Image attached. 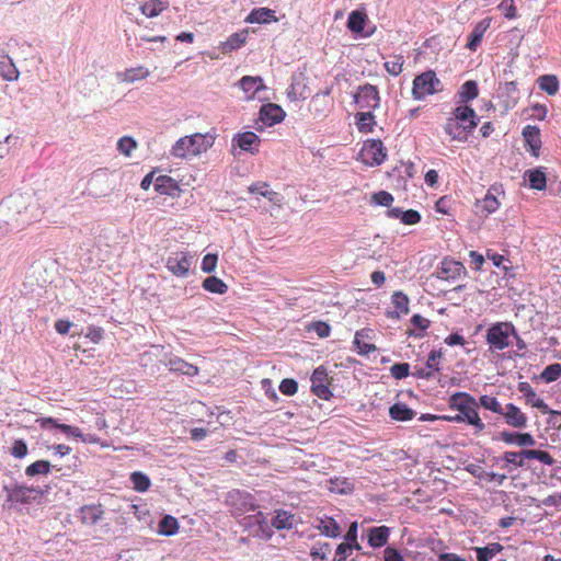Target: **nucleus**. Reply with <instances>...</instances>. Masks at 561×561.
I'll return each mask as SVG.
<instances>
[{
  "mask_svg": "<svg viewBox=\"0 0 561 561\" xmlns=\"http://www.w3.org/2000/svg\"><path fill=\"white\" fill-rule=\"evenodd\" d=\"M450 409L458 411L454 416H443L448 422L467 423L474 428L476 433L485 430V424L479 415V403L474 397L468 392H455L448 399Z\"/></svg>",
  "mask_w": 561,
  "mask_h": 561,
  "instance_id": "obj_1",
  "label": "nucleus"
},
{
  "mask_svg": "<svg viewBox=\"0 0 561 561\" xmlns=\"http://www.w3.org/2000/svg\"><path fill=\"white\" fill-rule=\"evenodd\" d=\"M453 114L444 129L453 140L466 141L468 135L477 127L476 112L465 105L456 107Z\"/></svg>",
  "mask_w": 561,
  "mask_h": 561,
  "instance_id": "obj_2",
  "label": "nucleus"
},
{
  "mask_svg": "<svg viewBox=\"0 0 561 561\" xmlns=\"http://www.w3.org/2000/svg\"><path fill=\"white\" fill-rule=\"evenodd\" d=\"M210 134L196 133L181 137L171 148V154L175 158H188L206 152L214 145Z\"/></svg>",
  "mask_w": 561,
  "mask_h": 561,
  "instance_id": "obj_3",
  "label": "nucleus"
},
{
  "mask_svg": "<svg viewBox=\"0 0 561 561\" xmlns=\"http://www.w3.org/2000/svg\"><path fill=\"white\" fill-rule=\"evenodd\" d=\"M485 340L489 351L494 353L512 346L514 340L519 341V337L513 323L496 322L486 330Z\"/></svg>",
  "mask_w": 561,
  "mask_h": 561,
  "instance_id": "obj_4",
  "label": "nucleus"
},
{
  "mask_svg": "<svg viewBox=\"0 0 561 561\" xmlns=\"http://www.w3.org/2000/svg\"><path fill=\"white\" fill-rule=\"evenodd\" d=\"M226 503L231 514L237 518H241L257 508L253 495L240 490L230 491L226 496Z\"/></svg>",
  "mask_w": 561,
  "mask_h": 561,
  "instance_id": "obj_5",
  "label": "nucleus"
},
{
  "mask_svg": "<svg viewBox=\"0 0 561 561\" xmlns=\"http://www.w3.org/2000/svg\"><path fill=\"white\" fill-rule=\"evenodd\" d=\"M442 89L440 80L434 71H425L413 80L412 95L415 100H424Z\"/></svg>",
  "mask_w": 561,
  "mask_h": 561,
  "instance_id": "obj_6",
  "label": "nucleus"
},
{
  "mask_svg": "<svg viewBox=\"0 0 561 561\" xmlns=\"http://www.w3.org/2000/svg\"><path fill=\"white\" fill-rule=\"evenodd\" d=\"M7 492V501L13 505L30 504L39 500L43 491L39 488L26 486L23 484L14 485L12 488L4 486Z\"/></svg>",
  "mask_w": 561,
  "mask_h": 561,
  "instance_id": "obj_7",
  "label": "nucleus"
},
{
  "mask_svg": "<svg viewBox=\"0 0 561 561\" xmlns=\"http://www.w3.org/2000/svg\"><path fill=\"white\" fill-rule=\"evenodd\" d=\"M240 524L248 528L253 536L263 537L268 535V520L261 511L255 510L245 514L240 518Z\"/></svg>",
  "mask_w": 561,
  "mask_h": 561,
  "instance_id": "obj_8",
  "label": "nucleus"
},
{
  "mask_svg": "<svg viewBox=\"0 0 561 561\" xmlns=\"http://www.w3.org/2000/svg\"><path fill=\"white\" fill-rule=\"evenodd\" d=\"M355 102L360 108H366L370 112L379 107L380 96L377 87L371 84L359 87L355 94Z\"/></svg>",
  "mask_w": 561,
  "mask_h": 561,
  "instance_id": "obj_9",
  "label": "nucleus"
},
{
  "mask_svg": "<svg viewBox=\"0 0 561 561\" xmlns=\"http://www.w3.org/2000/svg\"><path fill=\"white\" fill-rule=\"evenodd\" d=\"M31 199V196H26L23 194H14L9 196L1 205H0V211H2L4 208H8L9 210H13L14 214L22 216L21 222L16 218V227L20 225L27 224L30 221V218L25 217L26 210H27V201Z\"/></svg>",
  "mask_w": 561,
  "mask_h": 561,
  "instance_id": "obj_10",
  "label": "nucleus"
},
{
  "mask_svg": "<svg viewBox=\"0 0 561 561\" xmlns=\"http://www.w3.org/2000/svg\"><path fill=\"white\" fill-rule=\"evenodd\" d=\"M362 156L367 163L379 165L386 160L387 153L381 140L371 139L364 144Z\"/></svg>",
  "mask_w": 561,
  "mask_h": 561,
  "instance_id": "obj_11",
  "label": "nucleus"
},
{
  "mask_svg": "<svg viewBox=\"0 0 561 561\" xmlns=\"http://www.w3.org/2000/svg\"><path fill=\"white\" fill-rule=\"evenodd\" d=\"M193 256L185 252H176L167 260V268L178 277H185L191 268Z\"/></svg>",
  "mask_w": 561,
  "mask_h": 561,
  "instance_id": "obj_12",
  "label": "nucleus"
},
{
  "mask_svg": "<svg viewBox=\"0 0 561 561\" xmlns=\"http://www.w3.org/2000/svg\"><path fill=\"white\" fill-rule=\"evenodd\" d=\"M465 273L466 268L460 262L450 259H444L440 262V265L437 267L435 276L438 279L454 282Z\"/></svg>",
  "mask_w": 561,
  "mask_h": 561,
  "instance_id": "obj_13",
  "label": "nucleus"
},
{
  "mask_svg": "<svg viewBox=\"0 0 561 561\" xmlns=\"http://www.w3.org/2000/svg\"><path fill=\"white\" fill-rule=\"evenodd\" d=\"M312 392L322 400H329L332 392L329 389L328 374L322 366L314 369L310 378Z\"/></svg>",
  "mask_w": 561,
  "mask_h": 561,
  "instance_id": "obj_14",
  "label": "nucleus"
},
{
  "mask_svg": "<svg viewBox=\"0 0 561 561\" xmlns=\"http://www.w3.org/2000/svg\"><path fill=\"white\" fill-rule=\"evenodd\" d=\"M518 390L525 397L526 403L531 405L533 408L538 409L542 414H561V412L551 410L548 407V404L537 396V393L528 382H520L518 385Z\"/></svg>",
  "mask_w": 561,
  "mask_h": 561,
  "instance_id": "obj_15",
  "label": "nucleus"
},
{
  "mask_svg": "<svg viewBox=\"0 0 561 561\" xmlns=\"http://www.w3.org/2000/svg\"><path fill=\"white\" fill-rule=\"evenodd\" d=\"M247 101L254 100L261 91L266 89L263 79L259 76H244L238 81Z\"/></svg>",
  "mask_w": 561,
  "mask_h": 561,
  "instance_id": "obj_16",
  "label": "nucleus"
},
{
  "mask_svg": "<svg viewBox=\"0 0 561 561\" xmlns=\"http://www.w3.org/2000/svg\"><path fill=\"white\" fill-rule=\"evenodd\" d=\"M501 415L504 417L505 423L508 426L519 430L527 427L528 417L517 405L513 403H507Z\"/></svg>",
  "mask_w": 561,
  "mask_h": 561,
  "instance_id": "obj_17",
  "label": "nucleus"
},
{
  "mask_svg": "<svg viewBox=\"0 0 561 561\" xmlns=\"http://www.w3.org/2000/svg\"><path fill=\"white\" fill-rule=\"evenodd\" d=\"M497 96L506 110L513 108L518 103L520 96L516 82L510 81L500 84Z\"/></svg>",
  "mask_w": 561,
  "mask_h": 561,
  "instance_id": "obj_18",
  "label": "nucleus"
},
{
  "mask_svg": "<svg viewBox=\"0 0 561 561\" xmlns=\"http://www.w3.org/2000/svg\"><path fill=\"white\" fill-rule=\"evenodd\" d=\"M260 142L259 136L253 131L240 133L232 139L233 146H238L241 150L252 154L259 151Z\"/></svg>",
  "mask_w": 561,
  "mask_h": 561,
  "instance_id": "obj_19",
  "label": "nucleus"
},
{
  "mask_svg": "<svg viewBox=\"0 0 561 561\" xmlns=\"http://www.w3.org/2000/svg\"><path fill=\"white\" fill-rule=\"evenodd\" d=\"M284 117L283 108L274 103L264 104L260 110V119L267 126L280 123Z\"/></svg>",
  "mask_w": 561,
  "mask_h": 561,
  "instance_id": "obj_20",
  "label": "nucleus"
},
{
  "mask_svg": "<svg viewBox=\"0 0 561 561\" xmlns=\"http://www.w3.org/2000/svg\"><path fill=\"white\" fill-rule=\"evenodd\" d=\"M490 25H491V19H489V18L479 21L474 25L472 32L468 36V43L466 45V47L469 50H471V51H476L477 50V48L479 47V45L482 42V38H483L485 32L490 27Z\"/></svg>",
  "mask_w": 561,
  "mask_h": 561,
  "instance_id": "obj_21",
  "label": "nucleus"
},
{
  "mask_svg": "<svg viewBox=\"0 0 561 561\" xmlns=\"http://www.w3.org/2000/svg\"><path fill=\"white\" fill-rule=\"evenodd\" d=\"M497 194H500L499 188L492 186L491 188L488 190L486 194L482 199L477 201V207L484 211L485 216L499 209L501 203L497 199Z\"/></svg>",
  "mask_w": 561,
  "mask_h": 561,
  "instance_id": "obj_22",
  "label": "nucleus"
},
{
  "mask_svg": "<svg viewBox=\"0 0 561 561\" xmlns=\"http://www.w3.org/2000/svg\"><path fill=\"white\" fill-rule=\"evenodd\" d=\"M104 511L100 504L84 505L79 510L78 517L85 525L96 524L103 516Z\"/></svg>",
  "mask_w": 561,
  "mask_h": 561,
  "instance_id": "obj_23",
  "label": "nucleus"
},
{
  "mask_svg": "<svg viewBox=\"0 0 561 561\" xmlns=\"http://www.w3.org/2000/svg\"><path fill=\"white\" fill-rule=\"evenodd\" d=\"M137 2L139 3V11L146 18L158 16L163 10H165L169 7V0H137Z\"/></svg>",
  "mask_w": 561,
  "mask_h": 561,
  "instance_id": "obj_24",
  "label": "nucleus"
},
{
  "mask_svg": "<svg viewBox=\"0 0 561 561\" xmlns=\"http://www.w3.org/2000/svg\"><path fill=\"white\" fill-rule=\"evenodd\" d=\"M501 439L510 445L534 446L536 440L529 433H517L504 431L501 433Z\"/></svg>",
  "mask_w": 561,
  "mask_h": 561,
  "instance_id": "obj_25",
  "label": "nucleus"
},
{
  "mask_svg": "<svg viewBox=\"0 0 561 561\" xmlns=\"http://www.w3.org/2000/svg\"><path fill=\"white\" fill-rule=\"evenodd\" d=\"M249 191L252 194H257L260 196L267 198L268 202L276 206H280L284 199V197L279 193L270 190V185L264 182L252 184L249 187Z\"/></svg>",
  "mask_w": 561,
  "mask_h": 561,
  "instance_id": "obj_26",
  "label": "nucleus"
},
{
  "mask_svg": "<svg viewBox=\"0 0 561 561\" xmlns=\"http://www.w3.org/2000/svg\"><path fill=\"white\" fill-rule=\"evenodd\" d=\"M314 527L320 530L322 535L330 538H336L341 535V528L332 517L324 516L317 518Z\"/></svg>",
  "mask_w": 561,
  "mask_h": 561,
  "instance_id": "obj_27",
  "label": "nucleus"
},
{
  "mask_svg": "<svg viewBox=\"0 0 561 561\" xmlns=\"http://www.w3.org/2000/svg\"><path fill=\"white\" fill-rule=\"evenodd\" d=\"M165 365L172 373H179L188 377H193L198 374V368L195 365L190 364L180 357L170 358Z\"/></svg>",
  "mask_w": 561,
  "mask_h": 561,
  "instance_id": "obj_28",
  "label": "nucleus"
},
{
  "mask_svg": "<svg viewBox=\"0 0 561 561\" xmlns=\"http://www.w3.org/2000/svg\"><path fill=\"white\" fill-rule=\"evenodd\" d=\"M247 23L266 24L271 22H277L275 11L268 8L253 9L245 18Z\"/></svg>",
  "mask_w": 561,
  "mask_h": 561,
  "instance_id": "obj_29",
  "label": "nucleus"
},
{
  "mask_svg": "<svg viewBox=\"0 0 561 561\" xmlns=\"http://www.w3.org/2000/svg\"><path fill=\"white\" fill-rule=\"evenodd\" d=\"M390 529L387 526L373 527L369 529L368 543L373 548H380L388 541Z\"/></svg>",
  "mask_w": 561,
  "mask_h": 561,
  "instance_id": "obj_30",
  "label": "nucleus"
},
{
  "mask_svg": "<svg viewBox=\"0 0 561 561\" xmlns=\"http://www.w3.org/2000/svg\"><path fill=\"white\" fill-rule=\"evenodd\" d=\"M149 75L150 71L147 68L139 66L136 68L126 69L125 71L119 72L117 77L122 82L134 83L136 81L146 79Z\"/></svg>",
  "mask_w": 561,
  "mask_h": 561,
  "instance_id": "obj_31",
  "label": "nucleus"
},
{
  "mask_svg": "<svg viewBox=\"0 0 561 561\" xmlns=\"http://www.w3.org/2000/svg\"><path fill=\"white\" fill-rule=\"evenodd\" d=\"M296 524L295 515L287 511H276L275 516L272 519V525L276 529H291Z\"/></svg>",
  "mask_w": 561,
  "mask_h": 561,
  "instance_id": "obj_32",
  "label": "nucleus"
},
{
  "mask_svg": "<svg viewBox=\"0 0 561 561\" xmlns=\"http://www.w3.org/2000/svg\"><path fill=\"white\" fill-rule=\"evenodd\" d=\"M389 415L394 421H410L415 416V411L404 403H396L389 409Z\"/></svg>",
  "mask_w": 561,
  "mask_h": 561,
  "instance_id": "obj_33",
  "label": "nucleus"
},
{
  "mask_svg": "<svg viewBox=\"0 0 561 561\" xmlns=\"http://www.w3.org/2000/svg\"><path fill=\"white\" fill-rule=\"evenodd\" d=\"M248 33L245 31L233 33L221 45L224 53H230L239 49L247 42Z\"/></svg>",
  "mask_w": 561,
  "mask_h": 561,
  "instance_id": "obj_34",
  "label": "nucleus"
},
{
  "mask_svg": "<svg viewBox=\"0 0 561 561\" xmlns=\"http://www.w3.org/2000/svg\"><path fill=\"white\" fill-rule=\"evenodd\" d=\"M523 136L525 138V141L529 145L533 153L537 154L536 151L539 150L541 146L539 128L536 126L527 125L523 129Z\"/></svg>",
  "mask_w": 561,
  "mask_h": 561,
  "instance_id": "obj_35",
  "label": "nucleus"
},
{
  "mask_svg": "<svg viewBox=\"0 0 561 561\" xmlns=\"http://www.w3.org/2000/svg\"><path fill=\"white\" fill-rule=\"evenodd\" d=\"M179 530V522L171 515H165L158 524L157 533L162 536H173Z\"/></svg>",
  "mask_w": 561,
  "mask_h": 561,
  "instance_id": "obj_36",
  "label": "nucleus"
},
{
  "mask_svg": "<svg viewBox=\"0 0 561 561\" xmlns=\"http://www.w3.org/2000/svg\"><path fill=\"white\" fill-rule=\"evenodd\" d=\"M502 549V545H500L499 542H492L485 547H476L474 551L477 553L478 561H490L497 553H500Z\"/></svg>",
  "mask_w": 561,
  "mask_h": 561,
  "instance_id": "obj_37",
  "label": "nucleus"
},
{
  "mask_svg": "<svg viewBox=\"0 0 561 561\" xmlns=\"http://www.w3.org/2000/svg\"><path fill=\"white\" fill-rule=\"evenodd\" d=\"M0 76L7 81H15L19 78V70L9 57L0 58Z\"/></svg>",
  "mask_w": 561,
  "mask_h": 561,
  "instance_id": "obj_38",
  "label": "nucleus"
},
{
  "mask_svg": "<svg viewBox=\"0 0 561 561\" xmlns=\"http://www.w3.org/2000/svg\"><path fill=\"white\" fill-rule=\"evenodd\" d=\"M356 125L359 131L362 133H370L373 131L374 126L376 125L375 116L373 112H360L357 113L356 116Z\"/></svg>",
  "mask_w": 561,
  "mask_h": 561,
  "instance_id": "obj_39",
  "label": "nucleus"
},
{
  "mask_svg": "<svg viewBox=\"0 0 561 561\" xmlns=\"http://www.w3.org/2000/svg\"><path fill=\"white\" fill-rule=\"evenodd\" d=\"M367 15L358 10L352 11L347 19V27L354 33H362L365 27Z\"/></svg>",
  "mask_w": 561,
  "mask_h": 561,
  "instance_id": "obj_40",
  "label": "nucleus"
},
{
  "mask_svg": "<svg viewBox=\"0 0 561 561\" xmlns=\"http://www.w3.org/2000/svg\"><path fill=\"white\" fill-rule=\"evenodd\" d=\"M525 178L528 180L531 188L541 191L546 187V174L539 169L526 171Z\"/></svg>",
  "mask_w": 561,
  "mask_h": 561,
  "instance_id": "obj_41",
  "label": "nucleus"
},
{
  "mask_svg": "<svg viewBox=\"0 0 561 561\" xmlns=\"http://www.w3.org/2000/svg\"><path fill=\"white\" fill-rule=\"evenodd\" d=\"M203 288L209 293L224 295L228 290L227 284L216 276H209L204 279Z\"/></svg>",
  "mask_w": 561,
  "mask_h": 561,
  "instance_id": "obj_42",
  "label": "nucleus"
},
{
  "mask_svg": "<svg viewBox=\"0 0 561 561\" xmlns=\"http://www.w3.org/2000/svg\"><path fill=\"white\" fill-rule=\"evenodd\" d=\"M130 482L133 489L137 492H146L151 485L149 477L141 471L133 472L130 474Z\"/></svg>",
  "mask_w": 561,
  "mask_h": 561,
  "instance_id": "obj_43",
  "label": "nucleus"
},
{
  "mask_svg": "<svg viewBox=\"0 0 561 561\" xmlns=\"http://www.w3.org/2000/svg\"><path fill=\"white\" fill-rule=\"evenodd\" d=\"M462 103L469 102L478 96V85L476 81H466L458 91Z\"/></svg>",
  "mask_w": 561,
  "mask_h": 561,
  "instance_id": "obj_44",
  "label": "nucleus"
},
{
  "mask_svg": "<svg viewBox=\"0 0 561 561\" xmlns=\"http://www.w3.org/2000/svg\"><path fill=\"white\" fill-rule=\"evenodd\" d=\"M50 468H51V466H50L49 461L37 460L26 467L25 474L27 477H35V476H39V474L46 476L50 472Z\"/></svg>",
  "mask_w": 561,
  "mask_h": 561,
  "instance_id": "obj_45",
  "label": "nucleus"
},
{
  "mask_svg": "<svg viewBox=\"0 0 561 561\" xmlns=\"http://www.w3.org/2000/svg\"><path fill=\"white\" fill-rule=\"evenodd\" d=\"M539 88L547 92L549 95H554L559 89V81L554 76H542L538 79Z\"/></svg>",
  "mask_w": 561,
  "mask_h": 561,
  "instance_id": "obj_46",
  "label": "nucleus"
},
{
  "mask_svg": "<svg viewBox=\"0 0 561 561\" xmlns=\"http://www.w3.org/2000/svg\"><path fill=\"white\" fill-rule=\"evenodd\" d=\"M176 187L175 181L169 176L161 175L156 179L154 188L160 194L171 195Z\"/></svg>",
  "mask_w": 561,
  "mask_h": 561,
  "instance_id": "obj_47",
  "label": "nucleus"
},
{
  "mask_svg": "<svg viewBox=\"0 0 561 561\" xmlns=\"http://www.w3.org/2000/svg\"><path fill=\"white\" fill-rule=\"evenodd\" d=\"M478 403L479 407L481 405L483 409L500 415L504 409L500 401L493 396L483 394L479 398Z\"/></svg>",
  "mask_w": 561,
  "mask_h": 561,
  "instance_id": "obj_48",
  "label": "nucleus"
},
{
  "mask_svg": "<svg viewBox=\"0 0 561 561\" xmlns=\"http://www.w3.org/2000/svg\"><path fill=\"white\" fill-rule=\"evenodd\" d=\"M523 455L527 458V459H536V460H539L540 462L547 465V466H552L554 463V459L551 457V455L547 451H543V450H537V449H524L523 450Z\"/></svg>",
  "mask_w": 561,
  "mask_h": 561,
  "instance_id": "obj_49",
  "label": "nucleus"
},
{
  "mask_svg": "<svg viewBox=\"0 0 561 561\" xmlns=\"http://www.w3.org/2000/svg\"><path fill=\"white\" fill-rule=\"evenodd\" d=\"M404 58L402 55H393L391 60L385 62L387 72L393 77L399 76L402 72Z\"/></svg>",
  "mask_w": 561,
  "mask_h": 561,
  "instance_id": "obj_50",
  "label": "nucleus"
},
{
  "mask_svg": "<svg viewBox=\"0 0 561 561\" xmlns=\"http://www.w3.org/2000/svg\"><path fill=\"white\" fill-rule=\"evenodd\" d=\"M561 376V365L556 363L548 365L540 374V378L547 382H553Z\"/></svg>",
  "mask_w": 561,
  "mask_h": 561,
  "instance_id": "obj_51",
  "label": "nucleus"
},
{
  "mask_svg": "<svg viewBox=\"0 0 561 561\" xmlns=\"http://www.w3.org/2000/svg\"><path fill=\"white\" fill-rule=\"evenodd\" d=\"M391 300L398 314H407L409 312V299L404 294L396 291Z\"/></svg>",
  "mask_w": 561,
  "mask_h": 561,
  "instance_id": "obj_52",
  "label": "nucleus"
},
{
  "mask_svg": "<svg viewBox=\"0 0 561 561\" xmlns=\"http://www.w3.org/2000/svg\"><path fill=\"white\" fill-rule=\"evenodd\" d=\"M136 148H137V142L130 136H124V137L119 138L117 141V150L126 157H130L133 150H135Z\"/></svg>",
  "mask_w": 561,
  "mask_h": 561,
  "instance_id": "obj_53",
  "label": "nucleus"
},
{
  "mask_svg": "<svg viewBox=\"0 0 561 561\" xmlns=\"http://www.w3.org/2000/svg\"><path fill=\"white\" fill-rule=\"evenodd\" d=\"M330 484V491L335 493L347 494L353 491V483L347 479L331 480Z\"/></svg>",
  "mask_w": 561,
  "mask_h": 561,
  "instance_id": "obj_54",
  "label": "nucleus"
},
{
  "mask_svg": "<svg viewBox=\"0 0 561 561\" xmlns=\"http://www.w3.org/2000/svg\"><path fill=\"white\" fill-rule=\"evenodd\" d=\"M363 336H364L363 331L356 332L355 339H354V345H355L358 354L368 355L369 353H371L376 350V346L374 344L364 342L362 340Z\"/></svg>",
  "mask_w": 561,
  "mask_h": 561,
  "instance_id": "obj_55",
  "label": "nucleus"
},
{
  "mask_svg": "<svg viewBox=\"0 0 561 561\" xmlns=\"http://www.w3.org/2000/svg\"><path fill=\"white\" fill-rule=\"evenodd\" d=\"M527 459L522 451H506L503 455V460L506 463L514 465L515 467H524V460Z\"/></svg>",
  "mask_w": 561,
  "mask_h": 561,
  "instance_id": "obj_56",
  "label": "nucleus"
},
{
  "mask_svg": "<svg viewBox=\"0 0 561 561\" xmlns=\"http://www.w3.org/2000/svg\"><path fill=\"white\" fill-rule=\"evenodd\" d=\"M58 428L65 433L66 435L68 436H73V437H77V438H80L82 442L84 443H90V442H93V439L91 438V436H85L81 433V431L78 428V427H75V426H70V425H67V424H64V425H58Z\"/></svg>",
  "mask_w": 561,
  "mask_h": 561,
  "instance_id": "obj_57",
  "label": "nucleus"
},
{
  "mask_svg": "<svg viewBox=\"0 0 561 561\" xmlns=\"http://www.w3.org/2000/svg\"><path fill=\"white\" fill-rule=\"evenodd\" d=\"M499 10L506 19L512 20L517 16L516 7L512 1L502 0L499 4Z\"/></svg>",
  "mask_w": 561,
  "mask_h": 561,
  "instance_id": "obj_58",
  "label": "nucleus"
},
{
  "mask_svg": "<svg viewBox=\"0 0 561 561\" xmlns=\"http://www.w3.org/2000/svg\"><path fill=\"white\" fill-rule=\"evenodd\" d=\"M218 256L217 254H206L202 260V271L204 273H211L216 270Z\"/></svg>",
  "mask_w": 561,
  "mask_h": 561,
  "instance_id": "obj_59",
  "label": "nucleus"
},
{
  "mask_svg": "<svg viewBox=\"0 0 561 561\" xmlns=\"http://www.w3.org/2000/svg\"><path fill=\"white\" fill-rule=\"evenodd\" d=\"M410 366L407 363H399L391 366L390 371L396 379H403L409 376Z\"/></svg>",
  "mask_w": 561,
  "mask_h": 561,
  "instance_id": "obj_60",
  "label": "nucleus"
},
{
  "mask_svg": "<svg viewBox=\"0 0 561 561\" xmlns=\"http://www.w3.org/2000/svg\"><path fill=\"white\" fill-rule=\"evenodd\" d=\"M353 546L345 543H340L335 551V557L333 561H346L348 556L352 554Z\"/></svg>",
  "mask_w": 561,
  "mask_h": 561,
  "instance_id": "obj_61",
  "label": "nucleus"
},
{
  "mask_svg": "<svg viewBox=\"0 0 561 561\" xmlns=\"http://www.w3.org/2000/svg\"><path fill=\"white\" fill-rule=\"evenodd\" d=\"M371 199L377 205L389 206L393 202V196L386 191H380L375 193Z\"/></svg>",
  "mask_w": 561,
  "mask_h": 561,
  "instance_id": "obj_62",
  "label": "nucleus"
},
{
  "mask_svg": "<svg viewBox=\"0 0 561 561\" xmlns=\"http://www.w3.org/2000/svg\"><path fill=\"white\" fill-rule=\"evenodd\" d=\"M11 454L13 457L22 459L27 455V445L22 439H16L11 448Z\"/></svg>",
  "mask_w": 561,
  "mask_h": 561,
  "instance_id": "obj_63",
  "label": "nucleus"
},
{
  "mask_svg": "<svg viewBox=\"0 0 561 561\" xmlns=\"http://www.w3.org/2000/svg\"><path fill=\"white\" fill-rule=\"evenodd\" d=\"M297 390L298 385L294 379H284L279 385V391L286 396H293Z\"/></svg>",
  "mask_w": 561,
  "mask_h": 561,
  "instance_id": "obj_64",
  "label": "nucleus"
}]
</instances>
